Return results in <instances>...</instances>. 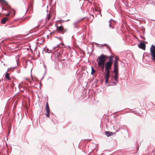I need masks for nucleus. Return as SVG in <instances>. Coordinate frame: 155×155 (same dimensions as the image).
I'll return each instance as SVG.
<instances>
[{
	"mask_svg": "<svg viewBox=\"0 0 155 155\" xmlns=\"http://www.w3.org/2000/svg\"><path fill=\"white\" fill-rule=\"evenodd\" d=\"M107 58L106 56L101 54L97 60L98 67L102 70H104L105 65V69H110L111 68L112 63L108 62L105 63Z\"/></svg>",
	"mask_w": 155,
	"mask_h": 155,
	"instance_id": "nucleus-1",
	"label": "nucleus"
},
{
	"mask_svg": "<svg viewBox=\"0 0 155 155\" xmlns=\"http://www.w3.org/2000/svg\"><path fill=\"white\" fill-rule=\"evenodd\" d=\"M150 54L152 61L155 62V46L152 45L150 48Z\"/></svg>",
	"mask_w": 155,
	"mask_h": 155,
	"instance_id": "nucleus-2",
	"label": "nucleus"
},
{
	"mask_svg": "<svg viewBox=\"0 0 155 155\" xmlns=\"http://www.w3.org/2000/svg\"><path fill=\"white\" fill-rule=\"evenodd\" d=\"M138 47L143 50H145L146 49V45L143 42H141L140 44L138 45Z\"/></svg>",
	"mask_w": 155,
	"mask_h": 155,
	"instance_id": "nucleus-3",
	"label": "nucleus"
},
{
	"mask_svg": "<svg viewBox=\"0 0 155 155\" xmlns=\"http://www.w3.org/2000/svg\"><path fill=\"white\" fill-rule=\"evenodd\" d=\"M57 29L58 31H59L62 34L64 32V29L63 28V27L61 26L57 27Z\"/></svg>",
	"mask_w": 155,
	"mask_h": 155,
	"instance_id": "nucleus-4",
	"label": "nucleus"
},
{
	"mask_svg": "<svg viewBox=\"0 0 155 155\" xmlns=\"http://www.w3.org/2000/svg\"><path fill=\"white\" fill-rule=\"evenodd\" d=\"M9 20V18L5 17L3 18L1 20V23L2 24H4L5 23L6 21Z\"/></svg>",
	"mask_w": 155,
	"mask_h": 155,
	"instance_id": "nucleus-5",
	"label": "nucleus"
},
{
	"mask_svg": "<svg viewBox=\"0 0 155 155\" xmlns=\"http://www.w3.org/2000/svg\"><path fill=\"white\" fill-rule=\"evenodd\" d=\"M105 133L106 135L108 137L110 136L113 135L115 134L113 132L108 131H105Z\"/></svg>",
	"mask_w": 155,
	"mask_h": 155,
	"instance_id": "nucleus-6",
	"label": "nucleus"
},
{
	"mask_svg": "<svg viewBox=\"0 0 155 155\" xmlns=\"http://www.w3.org/2000/svg\"><path fill=\"white\" fill-rule=\"evenodd\" d=\"M114 56L112 55H111L108 57V58H109V61H107L108 62H110L112 63H113V58Z\"/></svg>",
	"mask_w": 155,
	"mask_h": 155,
	"instance_id": "nucleus-7",
	"label": "nucleus"
},
{
	"mask_svg": "<svg viewBox=\"0 0 155 155\" xmlns=\"http://www.w3.org/2000/svg\"><path fill=\"white\" fill-rule=\"evenodd\" d=\"M109 77L110 75H105V82L106 83H108Z\"/></svg>",
	"mask_w": 155,
	"mask_h": 155,
	"instance_id": "nucleus-8",
	"label": "nucleus"
},
{
	"mask_svg": "<svg viewBox=\"0 0 155 155\" xmlns=\"http://www.w3.org/2000/svg\"><path fill=\"white\" fill-rule=\"evenodd\" d=\"M114 82H112V84H114V85H116V83L117 82H118V81L117 80V78H114Z\"/></svg>",
	"mask_w": 155,
	"mask_h": 155,
	"instance_id": "nucleus-9",
	"label": "nucleus"
},
{
	"mask_svg": "<svg viewBox=\"0 0 155 155\" xmlns=\"http://www.w3.org/2000/svg\"><path fill=\"white\" fill-rule=\"evenodd\" d=\"M9 74L8 73H7L6 72V74L5 75V77L8 80H10V78L9 77Z\"/></svg>",
	"mask_w": 155,
	"mask_h": 155,
	"instance_id": "nucleus-10",
	"label": "nucleus"
},
{
	"mask_svg": "<svg viewBox=\"0 0 155 155\" xmlns=\"http://www.w3.org/2000/svg\"><path fill=\"white\" fill-rule=\"evenodd\" d=\"M45 110H46V111H50L49 107V105H48V103H46V106L45 107Z\"/></svg>",
	"mask_w": 155,
	"mask_h": 155,
	"instance_id": "nucleus-11",
	"label": "nucleus"
},
{
	"mask_svg": "<svg viewBox=\"0 0 155 155\" xmlns=\"http://www.w3.org/2000/svg\"><path fill=\"white\" fill-rule=\"evenodd\" d=\"M59 46V45H57L56 47H54L53 48V50H54V51L55 52V51H57V50L58 49V47Z\"/></svg>",
	"mask_w": 155,
	"mask_h": 155,
	"instance_id": "nucleus-12",
	"label": "nucleus"
},
{
	"mask_svg": "<svg viewBox=\"0 0 155 155\" xmlns=\"http://www.w3.org/2000/svg\"><path fill=\"white\" fill-rule=\"evenodd\" d=\"M106 71V72L105 75H110V69H105Z\"/></svg>",
	"mask_w": 155,
	"mask_h": 155,
	"instance_id": "nucleus-13",
	"label": "nucleus"
},
{
	"mask_svg": "<svg viewBox=\"0 0 155 155\" xmlns=\"http://www.w3.org/2000/svg\"><path fill=\"white\" fill-rule=\"evenodd\" d=\"M118 63L117 60H115L114 63V67H118Z\"/></svg>",
	"mask_w": 155,
	"mask_h": 155,
	"instance_id": "nucleus-14",
	"label": "nucleus"
},
{
	"mask_svg": "<svg viewBox=\"0 0 155 155\" xmlns=\"http://www.w3.org/2000/svg\"><path fill=\"white\" fill-rule=\"evenodd\" d=\"M118 67H114V72H118Z\"/></svg>",
	"mask_w": 155,
	"mask_h": 155,
	"instance_id": "nucleus-15",
	"label": "nucleus"
},
{
	"mask_svg": "<svg viewBox=\"0 0 155 155\" xmlns=\"http://www.w3.org/2000/svg\"><path fill=\"white\" fill-rule=\"evenodd\" d=\"M91 74L92 75H94V73L95 71V70L94 69L93 67H91Z\"/></svg>",
	"mask_w": 155,
	"mask_h": 155,
	"instance_id": "nucleus-16",
	"label": "nucleus"
},
{
	"mask_svg": "<svg viewBox=\"0 0 155 155\" xmlns=\"http://www.w3.org/2000/svg\"><path fill=\"white\" fill-rule=\"evenodd\" d=\"M0 2H2L7 5H8V3L5 0H0Z\"/></svg>",
	"mask_w": 155,
	"mask_h": 155,
	"instance_id": "nucleus-17",
	"label": "nucleus"
},
{
	"mask_svg": "<svg viewBox=\"0 0 155 155\" xmlns=\"http://www.w3.org/2000/svg\"><path fill=\"white\" fill-rule=\"evenodd\" d=\"M80 21H78L77 22H75L74 23V27L75 28H77L78 27V25H77V23L79 22Z\"/></svg>",
	"mask_w": 155,
	"mask_h": 155,
	"instance_id": "nucleus-18",
	"label": "nucleus"
},
{
	"mask_svg": "<svg viewBox=\"0 0 155 155\" xmlns=\"http://www.w3.org/2000/svg\"><path fill=\"white\" fill-rule=\"evenodd\" d=\"M114 78H118L117 75H118V72H114Z\"/></svg>",
	"mask_w": 155,
	"mask_h": 155,
	"instance_id": "nucleus-19",
	"label": "nucleus"
},
{
	"mask_svg": "<svg viewBox=\"0 0 155 155\" xmlns=\"http://www.w3.org/2000/svg\"><path fill=\"white\" fill-rule=\"evenodd\" d=\"M49 112H50V111H46V113L45 114L46 115H47V117H49Z\"/></svg>",
	"mask_w": 155,
	"mask_h": 155,
	"instance_id": "nucleus-20",
	"label": "nucleus"
},
{
	"mask_svg": "<svg viewBox=\"0 0 155 155\" xmlns=\"http://www.w3.org/2000/svg\"><path fill=\"white\" fill-rule=\"evenodd\" d=\"M112 20L111 19L109 21V26L110 28H111L112 29L114 28V27H112L111 25V23L110 22V21Z\"/></svg>",
	"mask_w": 155,
	"mask_h": 155,
	"instance_id": "nucleus-21",
	"label": "nucleus"
},
{
	"mask_svg": "<svg viewBox=\"0 0 155 155\" xmlns=\"http://www.w3.org/2000/svg\"><path fill=\"white\" fill-rule=\"evenodd\" d=\"M48 17H47L46 18V20H49L50 18V17H51V16L49 15H48Z\"/></svg>",
	"mask_w": 155,
	"mask_h": 155,
	"instance_id": "nucleus-22",
	"label": "nucleus"
},
{
	"mask_svg": "<svg viewBox=\"0 0 155 155\" xmlns=\"http://www.w3.org/2000/svg\"><path fill=\"white\" fill-rule=\"evenodd\" d=\"M11 12H8V13L6 15L7 16H9L11 14Z\"/></svg>",
	"mask_w": 155,
	"mask_h": 155,
	"instance_id": "nucleus-23",
	"label": "nucleus"
},
{
	"mask_svg": "<svg viewBox=\"0 0 155 155\" xmlns=\"http://www.w3.org/2000/svg\"><path fill=\"white\" fill-rule=\"evenodd\" d=\"M118 59H119V58H118V57H115V60H117V61L118 60Z\"/></svg>",
	"mask_w": 155,
	"mask_h": 155,
	"instance_id": "nucleus-24",
	"label": "nucleus"
},
{
	"mask_svg": "<svg viewBox=\"0 0 155 155\" xmlns=\"http://www.w3.org/2000/svg\"><path fill=\"white\" fill-rule=\"evenodd\" d=\"M12 14H13V15L14 16V15H15V12H13Z\"/></svg>",
	"mask_w": 155,
	"mask_h": 155,
	"instance_id": "nucleus-25",
	"label": "nucleus"
},
{
	"mask_svg": "<svg viewBox=\"0 0 155 155\" xmlns=\"http://www.w3.org/2000/svg\"><path fill=\"white\" fill-rule=\"evenodd\" d=\"M44 67L45 68V69H46V66H45V65L44 64Z\"/></svg>",
	"mask_w": 155,
	"mask_h": 155,
	"instance_id": "nucleus-26",
	"label": "nucleus"
},
{
	"mask_svg": "<svg viewBox=\"0 0 155 155\" xmlns=\"http://www.w3.org/2000/svg\"><path fill=\"white\" fill-rule=\"evenodd\" d=\"M13 12H15V11L14 9H13Z\"/></svg>",
	"mask_w": 155,
	"mask_h": 155,
	"instance_id": "nucleus-27",
	"label": "nucleus"
},
{
	"mask_svg": "<svg viewBox=\"0 0 155 155\" xmlns=\"http://www.w3.org/2000/svg\"><path fill=\"white\" fill-rule=\"evenodd\" d=\"M47 52H48V49H47Z\"/></svg>",
	"mask_w": 155,
	"mask_h": 155,
	"instance_id": "nucleus-28",
	"label": "nucleus"
},
{
	"mask_svg": "<svg viewBox=\"0 0 155 155\" xmlns=\"http://www.w3.org/2000/svg\"><path fill=\"white\" fill-rule=\"evenodd\" d=\"M1 81L0 80V82Z\"/></svg>",
	"mask_w": 155,
	"mask_h": 155,
	"instance_id": "nucleus-29",
	"label": "nucleus"
}]
</instances>
